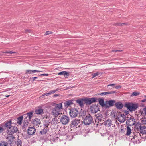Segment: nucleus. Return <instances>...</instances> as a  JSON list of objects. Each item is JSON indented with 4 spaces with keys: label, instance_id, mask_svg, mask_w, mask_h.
Instances as JSON below:
<instances>
[{
    "label": "nucleus",
    "instance_id": "nucleus-45",
    "mask_svg": "<svg viewBox=\"0 0 146 146\" xmlns=\"http://www.w3.org/2000/svg\"><path fill=\"white\" fill-rule=\"evenodd\" d=\"M4 130L3 128L2 127H0V133L3 132Z\"/></svg>",
    "mask_w": 146,
    "mask_h": 146
},
{
    "label": "nucleus",
    "instance_id": "nucleus-55",
    "mask_svg": "<svg viewBox=\"0 0 146 146\" xmlns=\"http://www.w3.org/2000/svg\"><path fill=\"white\" fill-rule=\"evenodd\" d=\"M112 51H113V52H118V50H112Z\"/></svg>",
    "mask_w": 146,
    "mask_h": 146
},
{
    "label": "nucleus",
    "instance_id": "nucleus-39",
    "mask_svg": "<svg viewBox=\"0 0 146 146\" xmlns=\"http://www.w3.org/2000/svg\"><path fill=\"white\" fill-rule=\"evenodd\" d=\"M5 145V142L3 141L0 143V146H6Z\"/></svg>",
    "mask_w": 146,
    "mask_h": 146
},
{
    "label": "nucleus",
    "instance_id": "nucleus-5",
    "mask_svg": "<svg viewBox=\"0 0 146 146\" xmlns=\"http://www.w3.org/2000/svg\"><path fill=\"white\" fill-rule=\"evenodd\" d=\"M93 121V119L90 115H87L84 120V123L85 125H88L91 124Z\"/></svg>",
    "mask_w": 146,
    "mask_h": 146
},
{
    "label": "nucleus",
    "instance_id": "nucleus-18",
    "mask_svg": "<svg viewBox=\"0 0 146 146\" xmlns=\"http://www.w3.org/2000/svg\"><path fill=\"white\" fill-rule=\"evenodd\" d=\"M116 93L115 91H111L109 92H104L102 93H99V95H104L106 94H114Z\"/></svg>",
    "mask_w": 146,
    "mask_h": 146
},
{
    "label": "nucleus",
    "instance_id": "nucleus-27",
    "mask_svg": "<svg viewBox=\"0 0 146 146\" xmlns=\"http://www.w3.org/2000/svg\"><path fill=\"white\" fill-rule=\"evenodd\" d=\"M36 72V70H26L25 74H32Z\"/></svg>",
    "mask_w": 146,
    "mask_h": 146
},
{
    "label": "nucleus",
    "instance_id": "nucleus-34",
    "mask_svg": "<svg viewBox=\"0 0 146 146\" xmlns=\"http://www.w3.org/2000/svg\"><path fill=\"white\" fill-rule=\"evenodd\" d=\"M140 94V93L139 92H133L131 95V96H136L139 95Z\"/></svg>",
    "mask_w": 146,
    "mask_h": 146
},
{
    "label": "nucleus",
    "instance_id": "nucleus-57",
    "mask_svg": "<svg viewBox=\"0 0 146 146\" xmlns=\"http://www.w3.org/2000/svg\"><path fill=\"white\" fill-rule=\"evenodd\" d=\"M46 93H44V94H43V95H42V96H45V95L46 96Z\"/></svg>",
    "mask_w": 146,
    "mask_h": 146
},
{
    "label": "nucleus",
    "instance_id": "nucleus-9",
    "mask_svg": "<svg viewBox=\"0 0 146 146\" xmlns=\"http://www.w3.org/2000/svg\"><path fill=\"white\" fill-rule=\"evenodd\" d=\"M47 128L43 126L38 125L37 127V128L38 130H40V133L42 135L45 134L47 133Z\"/></svg>",
    "mask_w": 146,
    "mask_h": 146
},
{
    "label": "nucleus",
    "instance_id": "nucleus-17",
    "mask_svg": "<svg viewBox=\"0 0 146 146\" xmlns=\"http://www.w3.org/2000/svg\"><path fill=\"white\" fill-rule=\"evenodd\" d=\"M91 112L92 113H96L98 111V108L96 106H94L91 107Z\"/></svg>",
    "mask_w": 146,
    "mask_h": 146
},
{
    "label": "nucleus",
    "instance_id": "nucleus-47",
    "mask_svg": "<svg viewBox=\"0 0 146 146\" xmlns=\"http://www.w3.org/2000/svg\"><path fill=\"white\" fill-rule=\"evenodd\" d=\"M26 33H31V30L30 29H26L25 31Z\"/></svg>",
    "mask_w": 146,
    "mask_h": 146
},
{
    "label": "nucleus",
    "instance_id": "nucleus-59",
    "mask_svg": "<svg viewBox=\"0 0 146 146\" xmlns=\"http://www.w3.org/2000/svg\"><path fill=\"white\" fill-rule=\"evenodd\" d=\"M36 112H37V111H36V109L35 110V113L36 114Z\"/></svg>",
    "mask_w": 146,
    "mask_h": 146
},
{
    "label": "nucleus",
    "instance_id": "nucleus-42",
    "mask_svg": "<svg viewBox=\"0 0 146 146\" xmlns=\"http://www.w3.org/2000/svg\"><path fill=\"white\" fill-rule=\"evenodd\" d=\"M115 84H109L107 86V87H109V86H111L113 87H115Z\"/></svg>",
    "mask_w": 146,
    "mask_h": 146
},
{
    "label": "nucleus",
    "instance_id": "nucleus-29",
    "mask_svg": "<svg viewBox=\"0 0 146 146\" xmlns=\"http://www.w3.org/2000/svg\"><path fill=\"white\" fill-rule=\"evenodd\" d=\"M131 133V130L129 126L127 127V131L126 135L127 136L129 135Z\"/></svg>",
    "mask_w": 146,
    "mask_h": 146
},
{
    "label": "nucleus",
    "instance_id": "nucleus-30",
    "mask_svg": "<svg viewBox=\"0 0 146 146\" xmlns=\"http://www.w3.org/2000/svg\"><path fill=\"white\" fill-rule=\"evenodd\" d=\"M99 104L102 107L105 106V104L104 103V101L103 99H100L99 100Z\"/></svg>",
    "mask_w": 146,
    "mask_h": 146
},
{
    "label": "nucleus",
    "instance_id": "nucleus-12",
    "mask_svg": "<svg viewBox=\"0 0 146 146\" xmlns=\"http://www.w3.org/2000/svg\"><path fill=\"white\" fill-rule=\"evenodd\" d=\"M85 102L87 104H90L96 101L95 98L85 99H84Z\"/></svg>",
    "mask_w": 146,
    "mask_h": 146
},
{
    "label": "nucleus",
    "instance_id": "nucleus-35",
    "mask_svg": "<svg viewBox=\"0 0 146 146\" xmlns=\"http://www.w3.org/2000/svg\"><path fill=\"white\" fill-rule=\"evenodd\" d=\"M50 122L48 121H45L44 122V123L43 126L44 127H46L47 128L48 127V125H49L50 124Z\"/></svg>",
    "mask_w": 146,
    "mask_h": 146
},
{
    "label": "nucleus",
    "instance_id": "nucleus-4",
    "mask_svg": "<svg viewBox=\"0 0 146 146\" xmlns=\"http://www.w3.org/2000/svg\"><path fill=\"white\" fill-rule=\"evenodd\" d=\"M69 117L68 115H63L60 118V122L62 124L66 125L69 123Z\"/></svg>",
    "mask_w": 146,
    "mask_h": 146
},
{
    "label": "nucleus",
    "instance_id": "nucleus-32",
    "mask_svg": "<svg viewBox=\"0 0 146 146\" xmlns=\"http://www.w3.org/2000/svg\"><path fill=\"white\" fill-rule=\"evenodd\" d=\"M25 119H24V120L23 122V126L25 127H27L28 125V123H29V120L28 119L27 120Z\"/></svg>",
    "mask_w": 146,
    "mask_h": 146
},
{
    "label": "nucleus",
    "instance_id": "nucleus-11",
    "mask_svg": "<svg viewBox=\"0 0 146 146\" xmlns=\"http://www.w3.org/2000/svg\"><path fill=\"white\" fill-rule=\"evenodd\" d=\"M115 103V101L114 100H110L106 102L105 106L106 107H111L113 106Z\"/></svg>",
    "mask_w": 146,
    "mask_h": 146
},
{
    "label": "nucleus",
    "instance_id": "nucleus-46",
    "mask_svg": "<svg viewBox=\"0 0 146 146\" xmlns=\"http://www.w3.org/2000/svg\"><path fill=\"white\" fill-rule=\"evenodd\" d=\"M115 87L116 89H118L120 88L121 87V86L120 85H118V86H115Z\"/></svg>",
    "mask_w": 146,
    "mask_h": 146
},
{
    "label": "nucleus",
    "instance_id": "nucleus-48",
    "mask_svg": "<svg viewBox=\"0 0 146 146\" xmlns=\"http://www.w3.org/2000/svg\"><path fill=\"white\" fill-rule=\"evenodd\" d=\"M9 51H6L5 52H3V53H7V54H9Z\"/></svg>",
    "mask_w": 146,
    "mask_h": 146
},
{
    "label": "nucleus",
    "instance_id": "nucleus-14",
    "mask_svg": "<svg viewBox=\"0 0 146 146\" xmlns=\"http://www.w3.org/2000/svg\"><path fill=\"white\" fill-rule=\"evenodd\" d=\"M139 131L140 133L142 135L146 134V126H140L139 127Z\"/></svg>",
    "mask_w": 146,
    "mask_h": 146
},
{
    "label": "nucleus",
    "instance_id": "nucleus-44",
    "mask_svg": "<svg viewBox=\"0 0 146 146\" xmlns=\"http://www.w3.org/2000/svg\"><path fill=\"white\" fill-rule=\"evenodd\" d=\"M41 124V122L39 119H37V126H38V124L40 125Z\"/></svg>",
    "mask_w": 146,
    "mask_h": 146
},
{
    "label": "nucleus",
    "instance_id": "nucleus-21",
    "mask_svg": "<svg viewBox=\"0 0 146 146\" xmlns=\"http://www.w3.org/2000/svg\"><path fill=\"white\" fill-rule=\"evenodd\" d=\"M44 113L43 110V109L40 108V107H38V109H37V114L42 115Z\"/></svg>",
    "mask_w": 146,
    "mask_h": 146
},
{
    "label": "nucleus",
    "instance_id": "nucleus-6",
    "mask_svg": "<svg viewBox=\"0 0 146 146\" xmlns=\"http://www.w3.org/2000/svg\"><path fill=\"white\" fill-rule=\"evenodd\" d=\"M18 131V130L17 127L13 126L11 129H7V132L8 136H13V134L16 133Z\"/></svg>",
    "mask_w": 146,
    "mask_h": 146
},
{
    "label": "nucleus",
    "instance_id": "nucleus-49",
    "mask_svg": "<svg viewBox=\"0 0 146 146\" xmlns=\"http://www.w3.org/2000/svg\"><path fill=\"white\" fill-rule=\"evenodd\" d=\"M16 53V52L9 51V54H14Z\"/></svg>",
    "mask_w": 146,
    "mask_h": 146
},
{
    "label": "nucleus",
    "instance_id": "nucleus-51",
    "mask_svg": "<svg viewBox=\"0 0 146 146\" xmlns=\"http://www.w3.org/2000/svg\"><path fill=\"white\" fill-rule=\"evenodd\" d=\"M141 101L142 102H146V99H144L142 100H141Z\"/></svg>",
    "mask_w": 146,
    "mask_h": 146
},
{
    "label": "nucleus",
    "instance_id": "nucleus-25",
    "mask_svg": "<svg viewBox=\"0 0 146 146\" xmlns=\"http://www.w3.org/2000/svg\"><path fill=\"white\" fill-rule=\"evenodd\" d=\"M22 141L21 140L17 139L15 141V144L17 146H21Z\"/></svg>",
    "mask_w": 146,
    "mask_h": 146
},
{
    "label": "nucleus",
    "instance_id": "nucleus-56",
    "mask_svg": "<svg viewBox=\"0 0 146 146\" xmlns=\"http://www.w3.org/2000/svg\"><path fill=\"white\" fill-rule=\"evenodd\" d=\"M10 95H6V97H7V98H8V97H9L10 96Z\"/></svg>",
    "mask_w": 146,
    "mask_h": 146
},
{
    "label": "nucleus",
    "instance_id": "nucleus-64",
    "mask_svg": "<svg viewBox=\"0 0 146 146\" xmlns=\"http://www.w3.org/2000/svg\"><path fill=\"white\" fill-rule=\"evenodd\" d=\"M144 97L146 98V95Z\"/></svg>",
    "mask_w": 146,
    "mask_h": 146
},
{
    "label": "nucleus",
    "instance_id": "nucleus-31",
    "mask_svg": "<svg viewBox=\"0 0 146 146\" xmlns=\"http://www.w3.org/2000/svg\"><path fill=\"white\" fill-rule=\"evenodd\" d=\"M96 119L99 121H102V114H100V115L97 116L96 115Z\"/></svg>",
    "mask_w": 146,
    "mask_h": 146
},
{
    "label": "nucleus",
    "instance_id": "nucleus-33",
    "mask_svg": "<svg viewBox=\"0 0 146 146\" xmlns=\"http://www.w3.org/2000/svg\"><path fill=\"white\" fill-rule=\"evenodd\" d=\"M60 90V89L59 88H57L54 90H52L50 91L49 92L50 95L51 94H52L56 92L57 91L59 90Z\"/></svg>",
    "mask_w": 146,
    "mask_h": 146
},
{
    "label": "nucleus",
    "instance_id": "nucleus-62",
    "mask_svg": "<svg viewBox=\"0 0 146 146\" xmlns=\"http://www.w3.org/2000/svg\"><path fill=\"white\" fill-rule=\"evenodd\" d=\"M111 123H110H110H108V125H109L110 126H111Z\"/></svg>",
    "mask_w": 146,
    "mask_h": 146
},
{
    "label": "nucleus",
    "instance_id": "nucleus-2",
    "mask_svg": "<svg viewBox=\"0 0 146 146\" xmlns=\"http://www.w3.org/2000/svg\"><path fill=\"white\" fill-rule=\"evenodd\" d=\"M125 106L131 111H134L138 108L137 104L131 103H127L125 104Z\"/></svg>",
    "mask_w": 146,
    "mask_h": 146
},
{
    "label": "nucleus",
    "instance_id": "nucleus-7",
    "mask_svg": "<svg viewBox=\"0 0 146 146\" xmlns=\"http://www.w3.org/2000/svg\"><path fill=\"white\" fill-rule=\"evenodd\" d=\"M15 137L13 136H8L7 137V139L8 141L6 142H5V145L6 146H13L12 145V142L13 141Z\"/></svg>",
    "mask_w": 146,
    "mask_h": 146
},
{
    "label": "nucleus",
    "instance_id": "nucleus-24",
    "mask_svg": "<svg viewBox=\"0 0 146 146\" xmlns=\"http://www.w3.org/2000/svg\"><path fill=\"white\" fill-rule=\"evenodd\" d=\"M57 119L56 117L53 118L51 122V124L54 125H55L57 123Z\"/></svg>",
    "mask_w": 146,
    "mask_h": 146
},
{
    "label": "nucleus",
    "instance_id": "nucleus-53",
    "mask_svg": "<svg viewBox=\"0 0 146 146\" xmlns=\"http://www.w3.org/2000/svg\"><path fill=\"white\" fill-rule=\"evenodd\" d=\"M36 77H34L33 78V80L32 81H34L36 79Z\"/></svg>",
    "mask_w": 146,
    "mask_h": 146
},
{
    "label": "nucleus",
    "instance_id": "nucleus-63",
    "mask_svg": "<svg viewBox=\"0 0 146 146\" xmlns=\"http://www.w3.org/2000/svg\"><path fill=\"white\" fill-rule=\"evenodd\" d=\"M108 89H112V88H109Z\"/></svg>",
    "mask_w": 146,
    "mask_h": 146
},
{
    "label": "nucleus",
    "instance_id": "nucleus-10",
    "mask_svg": "<svg viewBox=\"0 0 146 146\" xmlns=\"http://www.w3.org/2000/svg\"><path fill=\"white\" fill-rule=\"evenodd\" d=\"M80 123V120L78 119H73L71 122V125L72 127L77 126Z\"/></svg>",
    "mask_w": 146,
    "mask_h": 146
},
{
    "label": "nucleus",
    "instance_id": "nucleus-37",
    "mask_svg": "<svg viewBox=\"0 0 146 146\" xmlns=\"http://www.w3.org/2000/svg\"><path fill=\"white\" fill-rule=\"evenodd\" d=\"M133 139H132V140L134 142H135L136 143H139V141H138V142H137V140H136V141H135V140H134V139L135 138V139H137V136H136L135 135L134 136H133Z\"/></svg>",
    "mask_w": 146,
    "mask_h": 146
},
{
    "label": "nucleus",
    "instance_id": "nucleus-61",
    "mask_svg": "<svg viewBox=\"0 0 146 146\" xmlns=\"http://www.w3.org/2000/svg\"><path fill=\"white\" fill-rule=\"evenodd\" d=\"M122 51V50H118V52H121Z\"/></svg>",
    "mask_w": 146,
    "mask_h": 146
},
{
    "label": "nucleus",
    "instance_id": "nucleus-15",
    "mask_svg": "<svg viewBox=\"0 0 146 146\" xmlns=\"http://www.w3.org/2000/svg\"><path fill=\"white\" fill-rule=\"evenodd\" d=\"M36 129L33 127H29L28 130V133L29 135H33L35 133Z\"/></svg>",
    "mask_w": 146,
    "mask_h": 146
},
{
    "label": "nucleus",
    "instance_id": "nucleus-58",
    "mask_svg": "<svg viewBox=\"0 0 146 146\" xmlns=\"http://www.w3.org/2000/svg\"><path fill=\"white\" fill-rule=\"evenodd\" d=\"M72 139V138H71V139H67L68 140H70H70H71Z\"/></svg>",
    "mask_w": 146,
    "mask_h": 146
},
{
    "label": "nucleus",
    "instance_id": "nucleus-22",
    "mask_svg": "<svg viewBox=\"0 0 146 146\" xmlns=\"http://www.w3.org/2000/svg\"><path fill=\"white\" fill-rule=\"evenodd\" d=\"M23 116H21L17 118V123L19 124V125H21L22 123V121L23 120Z\"/></svg>",
    "mask_w": 146,
    "mask_h": 146
},
{
    "label": "nucleus",
    "instance_id": "nucleus-20",
    "mask_svg": "<svg viewBox=\"0 0 146 146\" xmlns=\"http://www.w3.org/2000/svg\"><path fill=\"white\" fill-rule=\"evenodd\" d=\"M72 104H73L72 101L69 100L64 102V105L65 107L67 108Z\"/></svg>",
    "mask_w": 146,
    "mask_h": 146
},
{
    "label": "nucleus",
    "instance_id": "nucleus-52",
    "mask_svg": "<svg viewBox=\"0 0 146 146\" xmlns=\"http://www.w3.org/2000/svg\"><path fill=\"white\" fill-rule=\"evenodd\" d=\"M59 96V95L58 94H55L53 96V97H56L57 96Z\"/></svg>",
    "mask_w": 146,
    "mask_h": 146
},
{
    "label": "nucleus",
    "instance_id": "nucleus-43",
    "mask_svg": "<svg viewBox=\"0 0 146 146\" xmlns=\"http://www.w3.org/2000/svg\"><path fill=\"white\" fill-rule=\"evenodd\" d=\"M48 74H40L39 76H47Z\"/></svg>",
    "mask_w": 146,
    "mask_h": 146
},
{
    "label": "nucleus",
    "instance_id": "nucleus-13",
    "mask_svg": "<svg viewBox=\"0 0 146 146\" xmlns=\"http://www.w3.org/2000/svg\"><path fill=\"white\" fill-rule=\"evenodd\" d=\"M61 111L58 109L54 108L52 110V115L55 117H56L59 115Z\"/></svg>",
    "mask_w": 146,
    "mask_h": 146
},
{
    "label": "nucleus",
    "instance_id": "nucleus-41",
    "mask_svg": "<svg viewBox=\"0 0 146 146\" xmlns=\"http://www.w3.org/2000/svg\"><path fill=\"white\" fill-rule=\"evenodd\" d=\"M52 33L50 31H47L46 33H45V34L46 35H47L50 34H51Z\"/></svg>",
    "mask_w": 146,
    "mask_h": 146
},
{
    "label": "nucleus",
    "instance_id": "nucleus-60",
    "mask_svg": "<svg viewBox=\"0 0 146 146\" xmlns=\"http://www.w3.org/2000/svg\"><path fill=\"white\" fill-rule=\"evenodd\" d=\"M139 136L141 137H142L141 136V134H139Z\"/></svg>",
    "mask_w": 146,
    "mask_h": 146
},
{
    "label": "nucleus",
    "instance_id": "nucleus-40",
    "mask_svg": "<svg viewBox=\"0 0 146 146\" xmlns=\"http://www.w3.org/2000/svg\"><path fill=\"white\" fill-rule=\"evenodd\" d=\"M142 122L144 124H146V118H145L142 119Z\"/></svg>",
    "mask_w": 146,
    "mask_h": 146
},
{
    "label": "nucleus",
    "instance_id": "nucleus-36",
    "mask_svg": "<svg viewBox=\"0 0 146 146\" xmlns=\"http://www.w3.org/2000/svg\"><path fill=\"white\" fill-rule=\"evenodd\" d=\"M123 25H128L129 24L127 23H118L117 24V26H122Z\"/></svg>",
    "mask_w": 146,
    "mask_h": 146
},
{
    "label": "nucleus",
    "instance_id": "nucleus-19",
    "mask_svg": "<svg viewBox=\"0 0 146 146\" xmlns=\"http://www.w3.org/2000/svg\"><path fill=\"white\" fill-rule=\"evenodd\" d=\"M55 108L61 111L63 109L62 103H60L56 104Z\"/></svg>",
    "mask_w": 146,
    "mask_h": 146
},
{
    "label": "nucleus",
    "instance_id": "nucleus-8",
    "mask_svg": "<svg viewBox=\"0 0 146 146\" xmlns=\"http://www.w3.org/2000/svg\"><path fill=\"white\" fill-rule=\"evenodd\" d=\"M78 113V111L76 109H72L70 111L69 114L70 117L73 118L77 116Z\"/></svg>",
    "mask_w": 146,
    "mask_h": 146
},
{
    "label": "nucleus",
    "instance_id": "nucleus-54",
    "mask_svg": "<svg viewBox=\"0 0 146 146\" xmlns=\"http://www.w3.org/2000/svg\"><path fill=\"white\" fill-rule=\"evenodd\" d=\"M46 96H48L50 95L49 92H48V93H46Z\"/></svg>",
    "mask_w": 146,
    "mask_h": 146
},
{
    "label": "nucleus",
    "instance_id": "nucleus-28",
    "mask_svg": "<svg viewBox=\"0 0 146 146\" xmlns=\"http://www.w3.org/2000/svg\"><path fill=\"white\" fill-rule=\"evenodd\" d=\"M83 99H77L76 100V102L79 105L81 106H83Z\"/></svg>",
    "mask_w": 146,
    "mask_h": 146
},
{
    "label": "nucleus",
    "instance_id": "nucleus-23",
    "mask_svg": "<svg viewBox=\"0 0 146 146\" xmlns=\"http://www.w3.org/2000/svg\"><path fill=\"white\" fill-rule=\"evenodd\" d=\"M116 107L119 109H121L123 107V105L121 103L117 102L115 104Z\"/></svg>",
    "mask_w": 146,
    "mask_h": 146
},
{
    "label": "nucleus",
    "instance_id": "nucleus-50",
    "mask_svg": "<svg viewBox=\"0 0 146 146\" xmlns=\"http://www.w3.org/2000/svg\"><path fill=\"white\" fill-rule=\"evenodd\" d=\"M143 111L146 114V107L143 109Z\"/></svg>",
    "mask_w": 146,
    "mask_h": 146
},
{
    "label": "nucleus",
    "instance_id": "nucleus-38",
    "mask_svg": "<svg viewBox=\"0 0 146 146\" xmlns=\"http://www.w3.org/2000/svg\"><path fill=\"white\" fill-rule=\"evenodd\" d=\"M99 74V73L98 72H96V73L93 74H92V78H93L96 76H98Z\"/></svg>",
    "mask_w": 146,
    "mask_h": 146
},
{
    "label": "nucleus",
    "instance_id": "nucleus-1",
    "mask_svg": "<svg viewBox=\"0 0 146 146\" xmlns=\"http://www.w3.org/2000/svg\"><path fill=\"white\" fill-rule=\"evenodd\" d=\"M114 116L116 118V119L120 123L124 122L126 120V118L125 115L124 114H121L120 112H114Z\"/></svg>",
    "mask_w": 146,
    "mask_h": 146
},
{
    "label": "nucleus",
    "instance_id": "nucleus-16",
    "mask_svg": "<svg viewBox=\"0 0 146 146\" xmlns=\"http://www.w3.org/2000/svg\"><path fill=\"white\" fill-rule=\"evenodd\" d=\"M58 75H64V76L66 78H68L69 75V73L66 71H63L58 73Z\"/></svg>",
    "mask_w": 146,
    "mask_h": 146
},
{
    "label": "nucleus",
    "instance_id": "nucleus-3",
    "mask_svg": "<svg viewBox=\"0 0 146 146\" xmlns=\"http://www.w3.org/2000/svg\"><path fill=\"white\" fill-rule=\"evenodd\" d=\"M12 121V120L11 119L5 121L3 124V127L7 128V129H10L13 126L15 125V123Z\"/></svg>",
    "mask_w": 146,
    "mask_h": 146
},
{
    "label": "nucleus",
    "instance_id": "nucleus-26",
    "mask_svg": "<svg viewBox=\"0 0 146 146\" xmlns=\"http://www.w3.org/2000/svg\"><path fill=\"white\" fill-rule=\"evenodd\" d=\"M34 113L33 111L28 112L27 113V117H29L28 119L29 120V121H30V119L31 118L32 116L34 115Z\"/></svg>",
    "mask_w": 146,
    "mask_h": 146
}]
</instances>
